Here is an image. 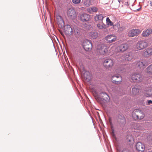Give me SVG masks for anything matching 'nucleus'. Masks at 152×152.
Segmentation results:
<instances>
[{"label":"nucleus","mask_w":152,"mask_h":152,"mask_svg":"<svg viewBox=\"0 0 152 152\" xmlns=\"http://www.w3.org/2000/svg\"><path fill=\"white\" fill-rule=\"evenodd\" d=\"M115 48V47L114 46H113V47H112L111 48V49H114Z\"/></svg>","instance_id":"42"},{"label":"nucleus","mask_w":152,"mask_h":152,"mask_svg":"<svg viewBox=\"0 0 152 152\" xmlns=\"http://www.w3.org/2000/svg\"><path fill=\"white\" fill-rule=\"evenodd\" d=\"M102 64L105 68L109 69L113 66L115 64V61L113 59L106 58L104 60Z\"/></svg>","instance_id":"1"},{"label":"nucleus","mask_w":152,"mask_h":152,"mask_svg":"<svg viewBox=\"0 0 152 152\" xmlns=\"http://www.w3.org/2000/svg\"><path fill=\"white\" fill-rule=\"evenodd\" d=\"M81 20L83 21H86L89 20L90 18V15L87 14H82L80 16Z\"/></svg>","instance_id":"18"},{"label":"nucleus","mask_w":152,"mask_h":152,"mask_svg":"<svg viewBox=\"0 0 152 152\" xmlns=\"http://www.w3.org/2000/svg\"><path fill=\"white\" fill-rule=\"evenodd\" d=\"M82 77L87 81H89L91 79L90 74V72L87 71L83 70L82 73Z\"/></svg>","instance_id":"16"},{"label":"nucleus","mask_w":152,"mask_h":152,"mask_svg":"<svg viewBox=\"0 0 152 152\" xmlns=\"http://www.w3.org/2000/svg\"><path fill=\"white\" fill-rule=\"evenodd\" d=\"M97 51L100 55L103 56L107 55L108 48L104 45H102L98 46L97 48Z\"/></svg>","instance_id":"2"},{"label":"nucleus","mask_w":152,"mask_h":152,"mask_svg":"<svg viewBox=\"0 0 152 152\" xmlns=\"http://www.w3.org/2000/svg\"><path fill=\"white\" fill-rule=\"evenodd\" d=\"M118 152H130L129 151L126 149H124L121 151H118Z\"/></svg>","instance_id":"36"},{"label":"nucleus","mask_w":152,"mask_h":152,"mask_svg":"<svg viewBox=\"0 0 152 152\" xmlns=\"http://www.w3.org/2000/svg\"><path fill=\"white\" fill-rule=\"evenodd\" d=\"M121 122H122V124H125V119L124 118H123L122 119Z\"/></svg>","instance_id":"37"},{"label":"nucleus","mask_w":152,"mask_h":152,"mask_svg":"<svg viewBox=\"0 0 152 152\" xmlns=\"http://www.w3.org/2000/svg\"><path fill=\"white\" fill-rule=\"evenodd\" d=\"M56 20L58 21L57 23L59 27L60 28L63 27L64 25V23L61 17L60 16H57Z\"/></svg>","instance_id":"19"},{"label":"nucleus","mask_w":152,"mask_h":152,"mask_svg":"<svg viewBox=\"0 0 152 152\" xmlns=\"http://www.w3.org/2000/svg\"><path fill=\"white\" fill-rule=\"evenodd\" d=\"M126 141L129 144L133 143L134 140L132 136L130 135H128L126 139Z\"/></svg>","instance_id":"28"},{"label":"nucleus","mask_w":152,"mask_h":152,"mask_svg":"<svg viewBox=\"0 0 152 152\" xmlns=\"http://www.w3.org/2000/svg\"><path fill=\"white\" fill-rule=\"evenodd\" d=\"M132 94L134 96H136L139 94L141 92L140 87L139 86H135L132 89Z\"/></svg>","instance_id":"11"},{"label":"nucleus","mask_w":152,"mask_h":152,"mask_svg":"<svg viewBox=\"0 0 152 152\" xmlns=\"http://www.w3.org/2000/svg\"><path fill=\"white\" fill-rule=\"evenodd\" d=\"M148 46L147 41L143 40L139 41L137 44L136 48L138 50H142L146 48Z\"/></svg>","instance_id":"3"},{"label":"nucleus","mask_w":152,"mask_h":152,"mask_svg":"<svg viewBox=\"0 0 152 152\" xmlns=\"http://www.w3.org/2000/svg\"><path fill=\"white\" fill-rule=\"evenodd\" d=\"M137 114L138 120L142 119L144 117V114L141 110L137 109Z\"/></svg>","instance_id":"21"},{"label":"nucleus","mask_w":152,"mask_h":152,"mask_svg":"<svg viewBox=\"0 0 152 152\" xmlns=\"http://www.w3.org/2000/svg\"><path fill=\"white\" fill-rule=\"evenodd\" d=\"M141 32L139 29H133L129 31L128 33V35L129 37H134L138 35Z\"/></svg>","instance_id":"9"},{"label":"nucleus","mask_w":152,"mask_h":152,"mask_svg":"<svg viewBox=\"0 0 152 152\" xmlns=\"http://www.w3.org/2000/svg\"><path fill=\"white\" fill-rule=\"evenodd\" d=\"M98 28L101 29H104L107 27L106 25L104 24L102 22L99 23L97 24Z\"/></svg>","instance_id":"25"},{"label":"nucleus","mask_w":152,"mask_h":152,"mask_svg":"<svg viewBox=\"0 0 152 152\" xmlns=\"http://www.w3.org/2000/svg\"><path fill=\"white\" fill-rule=\"evenodd\" d=\"M123 56L125 60L128 61L132 60L133 57L132 53L130 52L124 54Z\"/></svg>","instance_id":"17"},{"label":"nucleus","mask_w":152,"mask_h":152,"mask_svg":"<svg viewBox=\"0 0 152 152\" xmlns=\"http://www.w3.org/2000/svg\"><path fill=\"white\" fill-rule=\"evenodd\" d=\"M152 104V101L151 100H148L147 101V103L146 104L147 105H149Z\"/></svg>","instance_id":"35"},{"label":"nucleus","mask_w":152,"mask_h":152,"mask_svg":"<svg viewBox=\"0 0 152 152\" xmlns=\"http://www.w3.org/2000/svg\"><path fill=\"white\" fill-rule=\"evenodd\" d=\"M146 72L150 74H152V64L148 66L146 69Z\"/></svg>","instance_id":"31"},{"label":"nucleus","mask_w":152,"mask_h":152,"mask_svg":"<svg viewBox=\"0 0 152 152\" xmlns=\"http://www.w3.org/2000/svg\"><path fill=\"white\" fill-rule=\"evenodd\" d=\"M83 45L84 49L86 51H90L92 48V46L91 42L87 39L84 41Z\"/></svg>","instance_id":"7"},{"label":"nucleus","mask_w":152,"mask_h":152,"mask_svg":"<svg viewBox=\"0 0 152 152\" xmlns=\"http://www.w3.org/2000/svg\"><path fill=\"white\" fill-rule=\"evenodd\" d=\"M64 30L65 33L67 35H71L73 32L72 29L69 25H66Z\"/></svg>","instance_id":"12"},{"label":"nucleus","mask_w":152,"mask_h":152,"mask_svg":"<svg viewBox=\"0 0 152 152\" xmlns=\"http://www.w3.org/2000/svg\"><path fill=\"white\" fill-rule=\"evenodd\" d=\"M111 80L112 82L116 84H120L122 82V78L119 75H114L112 76Z\"/></svg>","instance_id":"8"},{"label":"nucleus","mask_w":152,"mask_h":152,"mask_svg":"<svg viewBox=\"0 0 152 152\" xmlns=\"http://www.w3.org/2000/svg\"><path fill=\"white\" fill-rule=\"evenodd\" d=\"M151 6H152V2H151Z\"/></svg>","instance_id":"44"},{"label":"nucleus","mask_w":152,"mask_h":152,"mask_svg":"<svg viewBox=\"0 0 152 152\" xmlns=\"http://www.w3.org/2000/svg\"><path fill=\"white\" fill-rule=\"evenodd\" d=\"M137 150L139 152L143 151L145 149V146L141 142H138L137 143L136 145Z\"/></svg>","instance_id":"15"},{"label":"nucleus","mask_w":152,"mask_h":152,"mask_svg":"<svg viewBox=\"0 0 152 152\" xmlns=\"http://www.w3.org/2000/svg\"><path fill=\"white\" fill-rule=\"evenodd\" d=\"M84 4L86 7H89L91 5V1L90 0H86L84 2Z\"/></svg>","instance_id":"32"},{"label":"nucleus","mask_w":152,"mask_h":152,"mask_svg":"<svg viewBox=\"0 0 152 152\" xmlns=\"http://www.w3.org/2000/svg\"><path fill=\"white\" fill-rule=\"evenodd\" d=\"M136 65L140 68L143 69L146 66V63L145 62L140 61L137 62Z\"/></svg>","instance_id":"22"},{"label":"nucleus","mask_w":152,"mask_h":152,"mask_svg":"<svg viewBox=\"0 0 152 152\" xmlns=\"http://www.w3.org/2000/svg\"><path fill=\"white\" fill-rule=\"evenodd\" d=\"M131 79L133 82L136 83L141 82L143 80V78L141 75L137 73L132 74L131 75Z\"/></svg>","instance_id":"6"},{"label":"nucleus","mask_w":152,"mask_h":152,"mask_svg":"<svg viewBox=\"0 0 152 152\" xmlns=\"http://www.w3.org/2000/svg\"><path fill=\"white\" fill-rule=\"evenodd\" d=\"M125 5L126 6H128L129 5L128 3V2H126L125 3Z\"/></svg>","instance_id":"38"},{"label":"nucleus","mask_w":152,"mask_h":152,"mask_svg":"<svg viewBox=\"0 0 152 152\" xmlns=\"http://www.w3.org/2000/svg\"><path fill=\"white\" fill-rule=\"evenodd\" d=\"M104 39L107 43H112L116 41L117 37L115 35L111 34L106 36Z\"/></svg>","instance_id":"10"},{"label":"nucleus","mask_w":152,"mask_h":152,"mask_svg":"<svg viewBox=\"0 0 152 152\" xmlns=\"http://www.w3.org/2000/svg\"><path fill=\"white\" fill-rule=\"evenodd\" d=\"M142 55L145 57H149L152 55V48H149L144 51Z\"/></svg>","instance_id":"14"},{"label":"nucleus","mask_w":152,"mask_h":152,"mask_svg":"<svg viewBox=\"0 0 152 152\" xmlns=\"http://www.w3.org/2000/svg\"><path fill=\"white\" fill-rule=\"evenodd\" d=\"M112 133H113V137H114L115 136V135H114V130H112Z\"/></svg>","instance_id":"40"},{"label":"nucleus","mask_w":152,"mask_h":152,"mask_svg":"<svg viewBox=\"0 0 152 152\" xmlns=\"http://www.w3.org/2000/svg\"><path fill=\"white\" fill-rule=\"evenodd\" d=\"M132 117L135 120H138L137 109L135 110L132 113Z\"/></svg>","instance_id":"29"},{"label":"nucleus","mask_w":152,"mask_h":152,"mask_svg":"<svg viewBox=\"0 0 152 152\" xmlns=\"http://www.w3.org/2000/svg\"><path fill=\"white\" fill-rule=\"evenodd\" d=\"M106 22L108 25H110L111 26L113 25V23L111 21L108 17H107L106 18Z\"/></svg>","instance_id":"33"},{"label":"nucleus","mask_w":152,"mask_h":152,"mask_svg":"<svg viewBox=\"0 0 152 152\" xmlns=\"http://www.w3.org/2000/svg\"><path fill=\"white\" fill-rule=\"evenodd\" d=\"M67 15L69 18L72 20H75L77 18V14L74 9L71 7L69 8L68 10Z\"/></svg>","instance_id":"5"},{"label":"nucleus","mask_w":152,"mask_h":152,"mask_svg":"<svg viewBox=\"0 0 152 152\" xmlns=\"http://www.w3.org/2000/svg\"><path fill=\"white\" fill-rule=\"evenodd\" d=\"M109 121L110 123L111 124H112L111 121V119L110 118L109 119Z\"/></svg>","instance_id":"41"},{"label":"nucleus","mask_w":152,"mask_h":152,"mask_svg":"<svg viewBox=\"0 0 152 152\" xmlns=\"http://www.w3.org/2000/svg\"><path fill=\"white\" fill-rule=\"evenodd\" d=\"M128 48V45L126 44H121L118 47V51L122 53L124 52L127 50Z\"/></svg>","instance_id":"13"},{"label":"nucleus","mask_w":152,"mask_h":152,"mask_svg":"<svg viewBox=\"0 0 152 152\" xmlns=\"http://www.w3.org/2000/svg\"><path fill=\"white\" fill-rule=\"evenodd\" d=\"M89 36L93 39L96 38L98 36V34L97 32H90L88 34Z\"/></svg>","instance_id":"24"},{"label":"nucleus","mask_w":152,"mask_h":152,"mask_svg":"<svg viewBox=\"0 0 152 152\" xmlns=\"http://www.w3.org/2000/svg\"><path fill=\"white\" fill-rule=\"evenodd\" d=\"M152 33V29L148 28L143 31L142 33V36L144 37H148Z\"/></svg>","instance_id":"20"},{"label":"nucleus","mask_w":152,"mask_h":152,"mask_svg":"<svg viewBox=\"0 0 152 152\" xmlns=\"http://www.w3.org/2000/svg\"><path fill=\"white\" fill-rule=\"evenodd\" d=\"M152 95V89H148L145 94V95L146 97H150Z\"/></svg>","instance_id":"30"},{"label":"nucleus","mask_w":152,"mask_h":152,"mask_svg":"<svg viewBox=\"0 0 152 152\" xmlns=\"http://www.w3.org/2000/svg\"><path fill=\"white\" fill-rule=\"evenodd\" d=\"M141 8V7L139 8V9H137L136 10H137V11H139L140 10Z\"/></svg>","instance_id":"43"},{"label":"nucleus","mask_w":152,"mask_h":152,"mask_svg":"<svg viewBox=\"0 0 152 152\" xmlns=\"http://www.w3.org/2000/svg\"><path fill=\"white\" fill-rule=\"evenodd\" d=\"M74 34L75 37L78 38L81 35V33L79 29L77 28H75L74 29Z\"/></svg>","instance_id":"23"},{"label":"nucleus","mask_w":152,"mask_h":152,"mask_svg":"<svg viewBox=\"0 0 152 152\" xmlns=\"http://www.w3.org/2000/svg\"><path fill=\"white\" fill-rule=\"evenodd\" d=\"M98 10V8L96 7H93L88 9L87 11L89 13H91L92 12H96Z\"/></svg>","instance_id":"27"},{"label":"nucleus","mask_w":152,"mask_h":152,"mask_svg":"<svg viewBox=\"0 0 152 152\" xmlns=\"http://www.w3.org/2000/svg\"><path fill=\"white\" fill-rule=\"evenodd\" d=\"M118 2L120 3L121 2H123L122 1L123 0H118Z\"/></svg>","instance_id":"39"},{"label":"nucleus","mask_w":152,"mask_h":152,"mask_svg":"<svg viewBox=\"0 0 152 152\" xmlns=\"http://www.w3.org/2000/svg\"><path fill=\"white\" fill-rule=\"evenodd\" d=\"M81 0H72V2L74 4H79Z\"/></svg>","instance_id":"34"},{"label":"nucleus","mask_w":152,"mask_h":152,"mask_svg":"<svg viewBox=\"0 0 152 152\" xmlns=\"http://www.w3.org/2000/svg\"><path fill=\"white\" fill-rule=\"evenodd\" d=\"M104 17L102 14H99L96 15L94 17V19L95 21L96 22L99 21H102Z\"/></svg>","instance_id":"26"},{"label":"nucleus","mask_w":152,"mask_h":152,"mask_svg":"<svg viewBox=\"0 0 152 152\" xmlns=\"http://www.w3.org/2000/svg\"><path fill=\"white\" fill-rule=\"evenodd\" d=\"M97 100L101 103L102 102H105L109 100L110 98L108 94L105 93H102L100 94V97H97Z\"/></svg>","instance_id":"4"}]
</instances>
